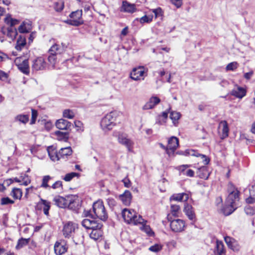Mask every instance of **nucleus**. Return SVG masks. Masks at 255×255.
Masks as SVG:
<instances>
[{
  "instance_id": "obj_51",
  "label": "nucleus",
  "mask_w": 255,
  "mask_h": 255,
  "mask_svg": "<svg viewBox=\"0 0 255 255\" xmlns=\"http://www.w3.org/2000/svg\"><path fill=\"white\" fill-rule=\"evenodd\" d=\"M14 201L10 199L8 197H3L1 199V205H8V204H12L14 203Z\"/></svg>"
},
{
  "instance_id": "obj_13",
  "label": "nucleus",
  "mask_w": 255,
  "mask_h": 255,
  "mask_svg": "<svg viewBox=\"0 0 255 255\" xmlns=\"http://www.w3.org/2000/svg\"><path fill=\"white\" fill-rule=\"evenodd\" d=\"M66 48V46L63 43L61 44V46L55 44L51 47L49 50V53L56 55H60L65 52Z\"/></svg>"
},
{
  "instance_id": "obj_50",
  "label": "nucleus",
  "mask_w": 255,
  "mask_h": 255,
  "mask_svg": "<svg viewBox=\"0 0 255 255\" xmlns=\"http://www.w3.org/2000/svg\"><path fill=\"white\" fill-rule=\"evenodd\" d=\"M57 55L55 54H50L49 56H48V61L50 62L51 64L52 65V66L53 67H55V65L57 61Z\"/></svg>"
},
{
  "instance_id": "obj_58",
  "label": "nucleus",
  "mask_w": 255,
  "mask_h": 255,
  "mask_svg": "<svg viewBox=\"0 0 255 255\" xmlns=\"http://www.w3.org/2000/svg\"><path fill=\"white\" fill-rule=\"evenodd\" d=\"M62 187V183L61 181L55 182L51 186L53 189H57Z\"/></svg>"
},
{
  "instance_id": "obj_21",
  "label": "nucleus",
  "mask_w": 255,
  "mask_h": 255,
  "mask_svg": "<svg viewBox=\"0 0 255 255\" xmlns=\"http://www.w3.org/2000/svg\"><path fill=\"white\" fill-rule=\"evenodd\" d=\"M49 156L51 160L53 161H58L60 159L59 152L57 153L55 148L53 146H48L47 149Z\"/></svg>"
},
{
  "instance_id": "obj_41",
  "label": "nucleus",
  "mask_w": 255,
  "mask_h": 255,
  "mask_svg": "<svg viewBox=\"0 0 255 255\" xmlns=\"http://www.w3.org/2000/svg\"><path fill=\"white\" fill-rule=\"evenodd\" d=\"M181 115L180 113L172 111L170 112V118L172 120L173 123L175 124L180 118Z\"/></svg>"
},
{
  "instance_id": "obj_55",
  "label": "nucleus",
  "mask_w": 255,
  "mask_h": 255,
  "mask_svg": "<svg viewBox=\"0 0 255 255\" xmlns=\"http://www.w3.org/2000/svg\"><path fill=\"white\" fill-rule=\"evenodd\" d=\"M152 16H147L146 15H144L140 18V23H148L152 21Z\"/></svg>"
},
{
  "instance_id": "obj_8",
  "label": "nucleus",
  "mask_w": 255,
  "mask_h": 255,
  "mask_svg": "<svg viewBox=\"0 0 255 255\" xmlns=\"http://www.w3.org/2000/svg\"><path fill=\"white\" fill-rule=\"evenodd\" d=\"M47 66L45 59L42 57H39L32 62L31 68L33 71L44 70Z\"/></svg>"
},
{
  "instance_id": "obj_14",
  "label": "nucleus",
  "mask_w": 255,
  "mask_h": 255,
  "mask_svg": "<svg viewBox=\"0 0 255 255\" xmlns=\"http://www.w3.org/2000/svg\"><path fill=\"white\" fill-rule=\"evenodd\" d=\"M225 241L228 247L234 251H238L240 249L237 242L233 238L229 236L224 238Z\"/></svg>"
},
{
  "instance_id": "obj_46",
  "label": "nucleus",
  "mask_w": 255,
  "mask_h": 255,
  "mask_svg": "<svg viewBox=\"0 0 255 255\" xmlns=\"http://www.w3.org/2000/svg\"><path fill=\"white\" fill-rule=\"evenodd\" d=\"M180 209L179 205H171V214L174 217L178 216V213Z\"/></svg>"
},
{
  "instance_id": "obj_1",
  "label": "nucleus",
  "mask_w": 255,
  "mask_h": 255,
  "mask_svg": "<svg viewBox=\"0 0 255 255\" xmlns=\"http://www.w3.org/2000/svg\"><path fill=\"white\" fill-rule=\"evenodd\" d=\"M228 192L229 195L226 202L227 205L229 206L228 208H229L230 209L229 211H226V208L224 210V215L226 216L231 214L237 208L236 202L239 200L240 192L232 184H230L228 185Z\"/></svg>"
},
{
  "instance_id": "obj_42",
  "label": "nucleus",
  "mask_w": 255,
  "mask_h": 255,
  "mask_svg": "<svg viewBox=\"0 0 255 255\" xmlns=\"http://www.w3.org/2000/svg\"><path fill=\"white\" fill-rule=\"evenodd\" d=\"M146 221L144 220V222L142 224V227H141V229L144 231L147 234H148L149 236H151L153 235V232L152 231L151 229H150V227L149 226L146 225L145 223Z\"/></svg>"
},
{
  "instance_id": "obj_49",
  "label": "nucleus",
  "mask_w": 255,
  "mask_h": 255,
  "mask_svg": "<svg viewBox=\"0 0 255 255\" xmlns=\"http://www.w3.org/2000/svg\"><path fill=\"white\" fill-rule=\"evenodd\" d=\"M92 220L89 219H85L82 221L81 223L82 225L86 229H90L92 224Z\"/></svg>"
},
{
  "instance_id": "obj_57",
  "label": "nucleus",
  "mask_w": 255,
  "mask_h": 255,
  "mask_svg": "<svg viewBox=\"0 0 255 255\" xmlns=\"http://www.w3.org/2000/svg\"><path fill=\"white\" fill-rule=\"evenodd\" d=\"M171 3L177 8H179L182 4V0H170Z\"/></svg>"
},
{
  "instance_id": "obj_12",
  "label": "nucleus",
  "mask_w": 255,
  "mask_h": 255,
  "mask_svg": "<svg viewBox=\"0 0 255 255\" xmlns=\"http://www.w3.org/2000/svg\"><path fill=\"white\" fill-rule=\"evenodd\" d=\"M144 73V70L143 66L134 68L130 73V78L135 81L139 80L140 77L143 76Z\"/></svg>"
},
{
  "instance_id": "obj_20",
  "label": "nucleus",
  "mask_w": 255,
  "mask_h": 255,
  "mask_svg": "<svg viewBox=\"0 0 255 255\" xmlns=\"http://www.w3.org/2000/svg\"><path fill=\"white\" fill-rule=\"evenodd\" d=\"M219 129L222 131L221 138L224 139L228 136L229 128L226 121H221L219 125Z\"/></svg>"
},
{
  "instance_id": "obj_19",
  "label": "nucleus",
  "mask_w": 255,
  "mask_h": 255,
  "mask_svg": "<svg viewBox=\"0 0 255 255\" xmlns=\"http://www.w3.org/2000/svg\"><path fill=\"white\" fill-rule=\"evenodd\" d=\"M160 101L159 98L157 97H152L143 107V110H149L153 108Z\"/></svg>"
},
{
  "instance_id": "obj_37",
  "label": "nucleus",
  "mask_w": 255,
  "mask_h": 255,
  "mask_svg": "<svg viewBox=\"0 0 255 255\" xmlns=\"http://www.w3.org/2000/svg\"><path fill=\"white\" fill-rule=\"evenodd\" d=\"M15 121L26 124L29 121V117L27 115H18L15 117Z\"/></svg>"
},
{
  "instance_id": "obj_2",
  "label": "nucleus",
  "mask_w": 255,
  "mask_h": 255,
  "mask_svg": "<svg viewBox=\"0 0 255 255\" xmlns=\"http://www.w3.org/2000/svg\"><path fill=\"white\" fill-rule=\"evenodd\" d=\"M86 216H91L92 217H97L104 221H106L108 218V213L103 203L100 200L94 203L92 210L88 211Z\"/></svg>"
},
{
  "instance_id": "obj_16",
  "label": "nucleus",
  "mask_w": 255,
  "mask_h": 255,
  "mask_svg": "<svg viewBox=\"0 0 255 255\" xmlns=\"http://www.w3.org/2000/svg\"><path fill=\"white\" fill-rule=\"evenodd\" d=\"M135 5L127 1H123L121 7V11L128 13H133L135 11Z\"/></svg>"
},
{
  "instance_id": "obj_32",
  "label": "nucleus",
  "mask_w": 255,
  "mask_h": 255,
  "mask_svg": "<svg viewBox=\"0 0 255 255\" xmlns=\"http://www.w3.org/2000/svg\"><path fill=\"white\" fill-rule=\"evenodd\" d=\"M22 195V192L21 190L17 188H13L10 193V195L16 199H20L21 198Z\"/></svg>"
},
{
  "instance_id": "obj_15",
  "label": "nucleus",
  "mask_w": 255,
  "mask_h": 255,
  "mask_svg": "<svg viewBox=\"0 0 255 255\" xmlns=\"http://www.w3.org/2000/svg\"><path fill=\"white\" fill-rule=\"evenodd\" d=\"M55 125L59 129L68 130L70 128L72 124L66 120L61 119L57 120Z\"/></svg>"
},
{
  "instance_id": "obj_45",
  "label": "nucleus",
  "mask_w": 255,
  "mask_h": 255,
  "mask_svg": "<svg viewBox=\"0 0 255 255\" xmlns=\"http://www.w3.org/2000/svg\"><path fill=\"white\" fill-rule=\"evenodd\" d=\"M79 174L76 172H71L68 174H66L65 177L63 178V179L66 181H71L74 177L76 176H78Z\"/></svg>"
},
{
  "instance_id": "obj_23",
  "label": "nucleus",
  "mask_w": 255,
  "mask_h": 255,
  "mask_svg": "<svg viewBox=\"0 0 255 255\" xmlns=\"http://www.w3.org/2000/svg\"><path fill=\"white\" fill-rule=\"evenodd\" d=\"M19 70L23 73L28 75L29 73V66L28 59H25L17 65Z\"/></svg>"
},
{
  "instance_id": "obj_10",
  "label": "nucleus",
  "mask_w": 255,
  "mask_h": 255,
  "mask_svg": "<svg viewBox=\"0 0 255 255\" xmlns=\"http://www.w3.org/2000/svg\"><path fill=\"white\" fill-rule=\"evenodd\" d=\"M54 248L57 255H62L67 252L68 247L64 240H59L55 243Z\"/></svg>"
},
{
  "instance_id": "obj_31",
  "label": "nucleus",
  "mask_w": 255,
  "mask_h": 255,
  "mask_svg": "<svg viewBox=\"0 0 255 255\" xmlns=\"http://www.w3.org/2000/svg\"><path fill=\"white\" fill-rule=\"evenodd\" d=\"M57 139L59 140L66 141L69 137V133L68 132H62L61 131H56L55 132Z\"/></svg>"
},
{
  "instance_id": "obj_35",
  "label": "nucleus",
  "mask_w": 255,
  "mask_h": 255,
  "mask_svg": "<svg viewBox=\"0 0 255 255\" xmlns=\"http://www.w3.org/2000/svg\"><path fill=\"white\" fill-rule=\"evenodd\" d=\"M4 22L6 24L9 25V27H13L18 23L17 19L11 18L9 15H7L4 18Z\"/></svg>"
},
{
  "instance_id": "obj_64",
  "label": "nucleus",
  "mask_w": 255,
  "mask_h": 255,
  "mask_svg": "<svg viewBox=\"0 0 255 255\" xmlns=\"http://www.w3.org/2000/svg\"><path fill=\"white\" fill-rule=\"evenodd\" d=\"M185 174L189 177H193L194 175V172L191 169H188Z\"/></svg>"
},
{
  "instance_id": "obj_43",
  "label": "nucleus",
  "mask_w": 255,
  "mask_h": 255,
  "mask_svg": "<svg viewBox=\"0 0 255 255\" xmlns=\"http://www.w3.org/2000/svg\"><path fill=\"white\" fill-rule=\"evenodd\" d=\"M52 179V177L49 175H46L43 177L42 184L40 186L41 187H43L44 188H46L49 187V185H48V182L49 180Z\"/></svg>"
},
{
  "instance_id": "obj_34",
  "label": "nucleus",
  "mask_w": 255,
  "mask_h": 255,
  "mask_svg": "<svg viewBox=\"0 0 255 255\" xmlns=\"http://www.w3.org/2000/svg\"><path fill=\"white\" fill-rule=\"evenodd\" d=\"M26 41L24 38L20 36L17 40L16 44L15 45V48L17 50L20 51L23 47L25 45Z\"/></svg>"
},
{
  "instance_id": "obj_6",
  "label": "nucleus",
  "mask_w": 255,
  "mask_h": 255,
  "mask_svg": "<svg viewBox=\"0 0 255 255\" xmlns=\"http://www.w3.org/2000/svg\"><path fill=\"white\" fill-rule=\"evenodd\" d=\"M82 10H77L73 11L70 14L69 16L72 19L67 20L65 22L70 25L78 26L84 23V21L82 18Z\"/></svg>"
},
{
  "instance_id": "obj_17",
  "label": "nucleus",
  "mask_w": 255,
  "mask_h": 255,
  "mask_svg": "<svg viewBox=\"0 0 255 255\" xmlns=\"http://www.w3.org/2000/svg\"><path fill=\"white\" fill-rule=\"evenodd\" d=\"M119 199L122 201L124 204L126 206H128L131 202L132 195L129 191L126 190L123 194L119 196Z\"/></svg>"
},
{
  "instance_id": "obj_59",
  "label": "nucleus",
  "mask_w": 255,
  "mask_h": 255,
  "mask_svg": "<svg viewBox=\"0 0 255 255\" xmlns=\"http://www.w3.org/2000/svg\"><path fill=\"white\" fill-rule=\"evenodd\" d=\"M107 202L108 205L111 207H114L116 205V201L113 198H108L107 199Z\"/></svg>"
},
{
  "instance_id": "obj_47",
  "label": "nucleus",
  "mask_w": 255,
  "mask_h": 255,
  "mask_svg": "<svg viewBox=\"0 0 255 255\" xmlns=\"http://www.w3.org/2000/svg\"><path fill=\"white\" fill-rule=\"evenodd\" d=\"M245 212L247 215L252 216L255 214V210L253 207L248 205L245 207Z\"/></svg>"
},
{
  "instance_id": "obj_7",
  "label": "nucleus",
  "mask_w": 255,
  "mask_h": 255,
  "mask_svg": "<svg viewBox=\"0 0 255 255\" xmlns=\"http://www.w3.org/2000/svg\"><path fill=\"white\" fill-rule=\"evenodd\" d=\"M167 219L170 222V226L171 230L174 232H180L183 230L185 227L184 221L180 219L172 220L169 214L167 216Z\"/></svg>"
},
{
  "instance_id": "obj_48",
  "label": "nucleus",
  "mask_w": 255,
  "mask_h": 255,
  "mask_svg": "<svg viewBox=\"0 0 255 255\" xmlns=\"http://www.w3.org/2000/svg\"><path fill=\"white\" fill-rule=\"evenodd\" d=\"M238 64L237 62H233L228 64L226 66L227 71H234L237 68Z\"/></svg>"
},
{
  "instance_id": "obj_11",
  "label": "nucleus",
  "mask_w": 255,
  "mask_h": 255,
  "mask_svg": "<svg viewBox=\"0 0 255 255\" xmlns=\"http://www.w3.org/2000/svg\"><path fill=\"white\" fill-rule=\"evenodd\" d=\"M75 229V225L71 222L66 223L63 229V234L65 238H70Z\"/></svg>"
},
{
  "instance_id": "obj_39",
  "label": "nucleus",
  "mask_w": 255,
  "mask_h": 255,
  "mask_svg": "<svg viewBox=\"0 0 255 255\" xmlns=\"http://www.w3.org/2000/svg\"><path fill=\"white\" fill-rule=\"evenodd\" d=\"M75 116L74 112L70 109L64 110L63 112V117L69 119H73Z\"/></svg>"
},
{
  "instance_id": "obj_18",
  "label": "nucleus",
  "mask_w": 255,
  "mask_h": 255,
  "mask_svg": "<svg viewBox=\"0 0 255 255\" xmlns=\"http://www.w3.org/2000/svg\"><path fill=\"white\" fill-rule=\"evenodd\" d=\"M168 145L170 153H173L179 145L178 139L175 136H172L168 141Z\"/></svg>"
},
{
  "instance_id": "obj_44",
  "label": "nucleus",
  "mask_w": 255,
  "mask_h": 255,
  "mask_svg": "<svg viewBox=\"0 0 255 255\" xmlns=\"http://www.w3.org/2000/svg\"><path fill=\"white\" fill-rule=\"evenodd\" d=\"M102 227V224L98 222L97 221L92 220L90 230L101 229Z\"/></svg>"
},
{
  "instance_id": "obj_36",
  "label": "nucleus",
  "mask_w": 255,
  "mask_h": 255,
  "mask_svg": "<svg viewBox=\"0 0 255 255\" xmlns=\"http://www.w3.org/2000/svg\"><path fill=\"white\" fill-rule=\"evenodd\" d=\"M102 235L100 229L93 230L90 234V238L94 240H98Z\"/></svg>"
},
{
  "instance_id": "obj_63",
  "label": "nucleus",
  "mask_w": 255,
  "mask_h": 255,
  "mask_svg": "<svg viewBox=\"0 0 255 255\" xmlns=\"http://www.w3.org/2000/svg\"><path fill=\"white\" fill-rule=\"evenodd\" d=\"M74 124H75V127L78 128L77 130H79V129H80L81 127L83 125L82 123L79 121H75Z\"/></svg>"
},
{
  "instance_id": "obj_5",
  "label": "nucleus",
  "mask_w": 255,
  "mask_h": 255,
  "mask_svg": "<svg viewBox=\"0 0 255 255\" xmlns=\"http://www.w3.org/2000/svg\"><path fill=\"white\" fill-rule=\"evenodd\" d=\"M116 113L111 112L107 114L101 120V127L105 130H110L115 126Z\"/></svg>"
},
{
  "instance_id": "obj_38",
  "label": "nucleus",
  "mask_w": 255,
  "mask_h": 255,
  "mask_svg": "<svg viewBox=\"0 0 255 255\" xmlns=\"http://www.w3.org/2000/svg\"><path fill=\"white\" fill-rule=\"evenodd\" d=\"M64 2L63 0H60L54 3V8L57 12H61L64 8Z\"/></svg>"
},
{
  "instance_id": "obj_33",
  "label": "nucleus",
  "mask_w": 255,
  "mask_h": 255,
  "mask_svg": "<svg viewBox=\"0 0 255 255\" xmlns=\"http://www.w3.org/2000/svg\"><path fill=\"white\" fill-rule=\"evenodd\" d=\"M29 240L30 239H24L23 238H20L17 242L15 249L16 250H19L23 247L26 246L28 244Z\"/></svg>"
},
{
  "instance_id": "obj_26",
  "label": "nucleus",
  "mask_w": 255,
  "mask_h": 255,
  "mask_svg": "<svg viewBox=\"0 0 255 255\" xmlns=\"http://www.w3.org/2000/svg\"><path fill=\"white\" fill-rule=\"evenodd\" d=\"M246 90L240 87H237V88L235 89L232 90L231 92V94L239 98H242L246 95Z\"/></svg>"
},
{
  "instance_id": "obj_28",
  "label": "nucleus",
  "mask_w": 255,
  "mask_h": 255,
  "mask_svg": "<svg viewBox=\"0 0 255 255\" xmlns=\"http://www.w3.org/2000/svg\"><path fill=\"white\" fill-rule=\"evenodd\" d=\"M214 254L215 255H225L226 252L222 242L217 241Z\"/></svg>"
},
{
  "instance_id": "obj_56",
  "label": "nucleus",
  "mask_w": 255,
  "mask_h": 255,
  "mask_svg": "<svg viewBox=\"0 0 255 255\" xmlns=\"http://www.w3.org/2000/svg\"><path fill=\"white\" fill-rule=\"evenodd\" d=\"M152 12L154 13L155 17H157L162 15V10L160 7L156 9H153Z\"/></svg>"
},
{
  "instance_id": "obj_54",
  "label": "nucleus",
  "mask_w": 255,
  "mask_h": 255,
  "mask_svg": "<svg viewBox=\"0 0 255 255\" xmlns=\"http://www.w3.org/2000/svg\"><path fill=\"white\" fill-rule=\"evenodd\" d=\"M162 249V246L159 244H155L153 246H151L149 250L153 252H158L160 251Z\"/></svg>"
},
{
  "instance_id": "obj_24",
  "label": "nucleus",
  "mask_w": 255,
  "mask_h": 255,
  "mask_svg": "<svg viewBox=\"0 0 255 255\" xmlns=\"http://www.w3.org/2000/svg\"><path fill=\"white\" fill-rule=\"evenodd\" d=\"M184 212H185V214L188 216L189 219L192 221L194 220L195 218V215L192 210V207L191 205L187 203H185Z\"/></svg>"
},
{
  "instance_id": "obj_62",
  "label": "nucleus",
  "mask_w": 255,
  "mask_h": 255,
  "mask_svg": "<svg viewBox=\"0 0 255 255\" xmlns=\"http://www.w3.org/2000/svg\"><path fill=\"white\" fill-rule=\"evenodd\" d=\"M254 74L253 71L244 74V77L247 80H250Z\"/></svg>"
},
{
  "instance_id": "obj_27",
  "label": "nucleus",
  "mask_w": 255,
  "mask_h": 255,
  "mask_svg": "<svg viewBox=\"0 0 255 255\" xmlns=\"http://www.w3.org/2000/svg\"><path fill=\"white\" fill-rule=\"evenodd\" d=\"M72 153V150L70 147L62 148L59 151V156L60 158H67Z\"/></svg>"
},
{
  "instance_id": "obj_40",
  "label": "nucleus",
  "mask_w": 255,
  "mask_h": 255,
  "mask_svg": "<svg viewBox=\"0 0 255 255\" xmlns=\"http://www.w3.org/2000/svg\"><path fill=\"white\" fill-rule=\"evenodd\" d=\"M41 201L43 205V210L45 215H48L49 210L50 208V203L45 200L41 199Z\"/></svg>"
},
{
  "instance_id": "obj_9",
  "label": "nucleus",
  "mask_w": 255,
  "mask_h": 255,
  "mask_svg": "<svg viewBox=\"0 0 255 255\" xmlns=\"http://www.w3.org/2000/svg\"><path fill=\"white\" fill-rule=\"evenodd\" d=\"M118 139L119 142L125 145L128 148V151H132L134 144L133 142L130 139L128 138L126 134L119 133Z\"/></svg>"
},
{
  "instance_id": "obj_61",
  "label": "nucleus",
  "mask_w": 255,
  "mask_h": 255,
  "mask_svg": "<svg viewBox=\"0 0 255 255\" xmlns=\"http://www.w3.org/2000/svg\"><path fill=\"white\" fill-rule=\"evenodd\" d=\"M123 182H124V185L126 187L129 188L131 185V182L130 180L127 178L123 179Z\"/></svg>"
},
{
  "instance_id": "obj_60",
  "label": "nucleus",
  "mask_w": 255,
  "mask_h": 255,
  "mask_svg": "<svg viewBox=\"0 0 255 255\" xmlns=\"http://www.w3.org/2000/svg\"><path fill=\"white\" fill-rule=\"evenodd\" d=\"M7 77V74L0 70V80L4 81L6 80Z\"/></svg>"
},
{
  "instance_id": "obj_22",
  "label": "nucleus",
  "mask_w": 255,
  "mask_h": 255,
  "mask_svg": "<svg viewBox=\"0 0 255 255\" xmlns=\"http://www.w3.org/2000/svg\"><path fill=\"white\" fill-rule=\"evenodd\" d=\"M198 176L200 178L204 179H207L210 175V173L208 170L207 167L202 166L199 168L197 172Z\"/></svg>"
},
{
  "instance_id": "obj_4",
  "label": "nucleus",
  "mask_w": 255,
  "mask_h": 255,
  "mask_svg": "<svg viewBox=\"0 0 255 255\" xmlns=\"http://www.w3.org/2000/svg\"><path fill=\"white\" fill-rule=\"evenodd\" d=\"M122 216L125 222L128 224L137 225L144 222L142 216L139 215L137 216L133 210L124 209L122 211Z\"/></svg>"
},
{
  "instance_id": "obj_53",
  "label": "nucleus",
  "mask_w": 255,
  "mask_h": 255,
  "mask_svg": "<svg viewBox=\"0 0 255 255\" xmlns=\"http://www.w3.org/2000/svg\"><path fill=\"white\" fill-rule=\"evenodd\" d=\"M31 114H32L31 120L30 124L31 125H33V124H35V123L37 117L38 113H37V112L36 110H35L34 109H32L31 110Z\"/></svg>"
},
{
  "instance_id": "obj_52",
  "label": "nucleus",
  "mask_w": 255,
  "mask_h": 255,
  "mask_svg": "<svg viewBox=\"0 0 255 255\" xmlns=\"http://www.w3.org/2000/svg\"><path fill=\"white\" fill-rule=\"evenodd\" d=\"M30 29L29 27H27L26 26V24L24 22L22 23V24H21L19 27H18V30L19 32L20 33H27L29 32V30Z\"/></svg>"
},
{
  "instance_id": "obj_30",
  "label": "nucleus",
  "mask_w": 255,
  "mask_h": 255,
  "mask_svg": "<svg viewBox=\"0 0 255 255\" xmlns=\"http://www.w3.org/2000/svg\"><path fill=\"white\" fill-rule=\"evenodd\" d=\"M17 34L16 28L13 27H9L7 28V36L11 40H13Z\"/></svg>"
},
{
  "instance_id": "obj_3",
  "label": "nucleus",
  "mask_w": 255,
  "mask_h": 255,
  "mask_svg": "<svg viewBox=\"0 0 255 255\" xmlns=\"http://www.w3.org/2000/svg\"><path fill=\"white\" fill-rule=\"evenodd\" d=\"M76 198L75 196L72 195H68L65 197H63L60 196H56L53 201L55 204L60 208H68L69 209L73 210H75L76 209Z\"/></svg>"
},
{
  "instance_id": "obj_29",
  "label": "nucleus",
  "mask_w": 255,
  "mask_h": 255,
  "mask_svg": "<svg viewBox=\"0 0 255 255\" xmlns=\"http://www.w3.org/2000/svg\"><path fill=\"white\" fill-rule=\"evenodd\" d=\"M191 152L192 153H190L189 150L186 151V153L187 154H191L192 155L195 156L197 157H201V158L202 160V163L204 165H207L209 163L210 159L205 155L201 154L199 153H195L194 150H192Z\"/></svg>"
},
{
  "instance_id": "obj_25",
  "label": "nucleus",
  "mask_w": 255,
  "mask_h": 255,
  "mask_svg": "<svg viewBox=\"0 0 255 255\" xmlns=\"http://www.w3.org/2000/svg\"><path fill=\"white\" fill-rule=\"evenodd\" d=\"M189 198L188 195L186 193H182L177 194H174L170 197V200L177 201H186Z\"/></svg>"
}]
</instances>
